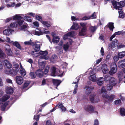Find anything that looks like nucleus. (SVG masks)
Here are the masks:
<instances>
[{
  "label": "nucleus",
  "mask_w": 125,
  "mask_h": 125,
  "mask_svg": "<svg viewBox=\"0 0 125 125\" xmlns=\"http://www.w3.org/2000/svg\"><path fill=\"white\" fill-rule=\"evenodd\" d=\"M22 21H18L15 22H12L10 25L6 26L5 27L8 28L3 31V34L5 35L9 36L14 32V30L12 29L14 28H18L22 25Z\"/></svg>",
  "instance_id": "f257e3e1"
},
{
  "label": "nucleus",
  "mask_w": 125,
  "mask_h": 125,
  "mask_svg": "<svg viewBox=\"0 0 125 125\" xmlns=\"http://www.w3.org/2000/svg\"><path fill=\"white\" fill-rule=\"evenodd\" d=\"M114 7L119 10L118 12L120 17L123 18L124 16L123 14V11H122V8L124 6L125 3L123 1H121L120 2L115 1H112V2Z\"/></svg>",
  "instance_id": "f03ea898"
},
{
  "label": "nucleus",
  "mask_w": 125,
  "mask_h": 125,
  "mask_svg": "<svg viewBox=\"0 0 125 125\" xmlns=\"http://www.w3.org/2000/svg\"><path fill=\"white\" fill-rule=\"evenodd\" d=\"M100 92L103 98L107 99L109 101H112L113 99L115 97V96L113 95L108 96L106 89L104 87H103L102 88Z\"/></svg>",
  "instance_id": "7ed1b4c3"
},
{
  "label": "nucleus",
  "mask_w": 125,
  "mask_h": 125,
  "mask_svg": "<svg viewBox=\"0 0 125 125\" xmlns=\"http://www.w3.org/2000/svg\"><path fill=\"white\" fill-rule=\"evenodd\" d=\"M23 19V17L20 16V14H17L12 17L7 18L5 20V22H8L13 19V20H16L15 21L13 22H15L18 21H22V25L24 22L23 20H22Z\"/></svg>",
  "instance_id": "20e7f679"
},
{
  "label": "nucleus",
  "mask_w": 125,
  "mask_h": 125,
  "mask_svg": "<svg viewBox=\"0 0 125 125\" xmlns=\"http://www.w3.org/2000/svg\"><path fill=\"white\" fill-rule=\"evenodd\" d=\"M51 75L52 76H57L61 77L62 76L63 73L62 72L61 74H60V71L57 68L54 66L51 68Z\"/></svg>",
  "instance_id": "39448f33"
},
{
  "label": "nucleus",
  "mask_w": 125,
  "mask_h": 125,
  "mask_svg": "<svg viewBox=\"0 0 125 125\" xmlns=\"http://www.w3.org/2000/svg\"><path fill=\"white\" fill-rule=\"evenodd\" d=\"M42 45L41 43L38 42H36L35 44L33 43V44L32 45L33 49L35 51H32L31 52V54L32 55L36 54L37 53H34L36 52H37L39 51L40 49V46Z\"/></svg>",
  "instance_id": "423d86ee"
},
{
  "label": "nucleus",
  "mask_w": 125,
  "mask_h": 125,
  "mask_svg": "<svg viewBox=\"0 0 125 125\" xmlns=\"http://www.w3.org/2000/svg\"><path fill=\"white\" fill-rule=\"evenodd\" d=\"M117 71V68L116 64L114 63H112L110 65V70L109 72L110 75H112L116 73Z\"/></svg>",
  "instance_id": "0eeeda50"
},
{
  "label": "nucleus",
  "mask_w": 125,
  "mask_h": 125,
  "mask_svg": "<svg viewBox=\"0 0 125 125\" xmlns=\"http://www.w3.org/2000/svg\"><path fill=\"white\" fill-rule=\"evenodd\" d=\"M48 53V52L46 51H41L39 52V53H38V55L37 56L39 55V54H40L41 55V58L47 60L49 58V57L48 56H45L47 55Z\"/></svg>",
  "instance_id": "6e6552de"
},
{
  "label": "nucleus",
  "mask_w": 125,
  "mask_h": 125,
  "mask_svg": "<svg viewBox=\"0 0 125 125\" xmlns=\"http://www.w3.org/2000/svg\"><path fill=\"white\" fill-rule=\"evenodd\" d=\"M89 98L90 101L92 103H96L99 101V99L94 94H91Z\"/></svg>",
  "instance_id": "1a4fd4ad"
},
{
  "label": "nucleus",
  "mask_w": 125,
  "mask_h": 125,
  "mask_svg": "<svg viewBox=\"0 0 125 125\" xmlns=\"http://www.w3.org/2000/svg\"><path fill=\"white\" fill-rule=\"evenodd\" d=\"M5 52L8 55L11 56L12 55L13 53L9 45H6L5 46Z\"/></svg>",
  "instance_id": "9d476101"
},
{
  "label": "nucleus",
  "mask_w": 125,
  "mask_h": 125,
  "mask_svg": "<svg viewBox=\"0 0 125 125\" xmlns=\"http://www.w3.org/2000/svg\"><path fill=\"white\" fill-rule=\"evenodd\" d=\"M84 89L85 90L86 94L88 95L92 91L94 90V88L92 86H86L85 87Z\"/></svg>",
  "instance_id": "9b49d317"
},
{
  "label": "nucleus",
  "mask_w": 125,
  "mask_h": 125,
  "mask_svg": "<svg viewBox=\"0 0 125 125\" xmlns=\"http://www.w3.org/2000/svg\"><path fill=\"white\" fill-rule=\"evenodd\" d=\"M102 70L104 74L107 73L109 71L108 66L106 64L104 63L102 65Z\"/></svg>",
  "instance_id": "f8f14e48"
},
{
  "label": "nucleus",
  "mask_w": 125,
  "mask_h": 125,
  "mask_svg": "<svg viewBox=\"0 0 125 125\" xmlns=\"http://www.w3.org/2000/svg\"><path fill=\"white\" fill-rule=\"evenodd\" d=\"M15 79L16 82L18 84L21 85L23 83L24 81L23 79L21 76H17Z\"/></svg>",
  "instance_id": "ddd939ff"
},
{
  "label": "nucleus",
  "mask_w": 125,
  "mask_h": 125,
  "mask_svg": "<svg viewBox=\"0 0 125 125\" xmlns=\"http://www.w3.org/2000/svg\"><path fill=\"white\" fill-rule=\"evenodd\" d=\"M118 66L120 68H122L125 66V59L121 60L118 62Z\"/></svg>",
  "instance_id": "4468645a"
},
{
  "label": "nucleus",
  "mask_w": 125,
  "mask_h": 125,
  "mask_svg": "<svg viewBox=\"0 0 125 125\" xmlns=\"http://www.w3.org/2000/svg\"><path fill=\"white\" fill-rule=\"evenodd\" d=\"M110 84L113 86H115L117 83V80L114 78L111 77L109 80Z\"/></svg>",
  "instance_id": "2eb2a0df"
},
{
  "label": "nucleus",
  "mask_w": 125,
  "mask_h": 125,
  "mask_svg": "<svg viewBox=\"0 0 125 125\" xmlns=\"http://www.w3.org/2000/svg\"><path fill=\"white\" fill-rule=\"evenodd\" d=\"M3 62H4L3 63L4 66L10 69L12 68V65L9 61L7 60H5Z\"/></svg>",
  "instance_id": "dca6fc26"
},
{
  "label": "nucleus",
  "mask_w": 125,
  "mask_h": 125,
  "mask_svg": "<svg viewBox=\"0 0 125 125\" xmlns=\"http://www.w3.org/2000/svg\"><path fill=\"white\" fill-rule=\"evenodd\" d=\"M85 110L89 113L93 112L94 110V108L92 105H89L86 106L85 108Z\"/></svg>",
  "instance_id": "f3484780"
},
{
  "label": "nucleus",
  "mask_w": 125,
  "mask_h": 125,
  "mask_svg": "<svg viewBox=\"0 0 125 125\" xmlns=\"http://www.w3.org/2000/svg\"><path fill=\"white\" fill-rule=\"evenodd\" d=\"M87 32V28H82L79 33V35L80 36H84L86 34Z\"/></svg>",
  "instance_id": "a211bd4d"
},
{
  "label": "nucleus",
  "mask_w": 125,
  "mask_h": 125,
  "mask_svg": "<svg viewBox=\"0 0 125 125\" xmlns=\"http://www.w3.org/2000/svg\"><path fill=\"white\" fill-rule=\"evenodd\" d=\"M13 69L14 71L13 73L14 75H15L18 72L19 70V65L17 64H15L13 67Z\"/></svg>",
  "instance_id": "6ab92c4d"
},
{
  "label": "nucleus",
  "mask_w": 125,
  "mask_h": 125,
  "mask_svg": "<svg viewBox=\"0 0 125 125\" xmlns=\"http://www.w3.org/2000/svg\"><path fill=\"white\" fill-rule=\"evenodd\" d=\"M6 92L8 94H11L13 92V88L11 87L7 86L6 88Z\"/></svg>",
  "instance_id": "aec40b11"
},
{
  "label": "nucleus",
  "mask_w": 125,
  "mask_h": 125,
  "mask_svg": "<svg viewBox=\"0 0 125 125\" xmlns=\"http://www.w3.org/2000/svg\"><path fill=\"white\" fill-rule=\"evenodd\" d=\"M118 42L117 40L115 39L112 42L111 44V48L112 50L113 49V48H115L118 44Z\"/></svg>",
  "instance_id": "412c9836"
},
{
  "label": "nucleus",
  "mask_w": 125,
  "mask_h": 125,
  "mask_svg": "<svg viewBox=\"0 0 125 125\" xmlns=\"http://www.w3.org/2000/svg\"><path fill=\"white\" fill-rule=\"evenodd\" d=\"M123 33L122 31H118L117 32H115L112 35L110 38V40L111 41L113 38L115 37L117 35H119L122 34Z\"/></svg>",
  "instance_id": "4be33fe9"
},
{
  "label": "nucleus",
  "mask_w": 125,
  "mask_h": 125,
  "mask_svg": "<svg viewBox=\"0 0 125 125\" xmlns=\"http://www.w3.org/2000/svg\"><path fill=\"white\" fill-rule=\"evenodd\" d=\"M36 75L39 77H42L43 74V73L42 70L39 69L36 71Z\"/></svg>",
  "instance_id": "5701e85b"
},
{
  "label": "nucleus",
  "mask_w": 125,
  "mask_h": 125,
  "mask_svg": "<svg viewBox=\"0 0 125 125\" xmlns=\"http://www.w3.org/2000/svg\"><path fill=\"white\" fill-rule=\"evenodd\" d=\"M76 79L77 80V82H73V83H74L75 84H76L75 86V88L74 90V91L73 92V94H75L77 92V89L78 87L77 84V83L79 81V78L77 77L76 78Z\"/></svg>",
  "instance_id": "b1692460"
},
{
  "label": "nucleus",
  "mask_w": 125,
  "mask_h": 125,
  "mask_svg": "<svg viewBox=\"0 0 125 125\" xmlns=\"http://www.w3.org/2000/svg\"><path fill=\"white\" fill-rule=\"evenodd\" d=\"M63 45V42L62 41H61L58 46L55 47L56 49L57 50H61L62 48Z\"/></svg>",
  "instance_id": "393cba45"
},
{
  "label": "nucleus",
  "mask_w": 125,
  "mask_h": 125,
  "mask_svg": "<svg viewBox=\"0 0 125 125\" xmlns=\"http://www.w3.org/2000/svg\"><path fill=\"white\" fill-rule=\"evenodd\" d=\"M53 82L54 85L56 87V88L57 89V87L60 84L61 81L59 80L53 79Z\"/></svg>",
  "instance_id": "a878e982"
},
{
  "label": "nucleus",
  "mask_w": 125,
  "mask_h": 125,
  "mask_svg": "<svg viewBox=\"0 0 125 125\" xmlns=\"http://www.w3.org/2000/svg\"><path fill=\"white\" fill-rule=\"evenodd\" d=\"M104 80L103 77H101L97 79V84L99 86H101L103 83Z\"/></svg>",
  "instance_id": "bb28decb"
},
{
  "label": "nucleus",
  "mask_w": 125,
  "mask_h": 125,
  "mask_svg": "<svg viewBox=\"0 0 125 125\" xmlns=\"http://www.w3.org/2000/svg\"><path fill=\"white\" fill-rule=\"evenodd\" d=\"M28 28V25L27 24L23 25L20 27L18 28V29L21 31H27Z\"/></svg>",
  "instance_id": "cd10ccee"
},
{
  "label": "nucleus",
  "mask_w": 125,
  "mask_h": 125,
  "mask_svg": "<svg viewBox=\"0 0 125 125\" xmlns=\"http://www.w3.org/2000/svg\"><path fill=\"white\" fill-rule=\"evenodd\" d=\"M79 26L78 24L76 22L73 23V25L71 27V29H74L75 30H77L79 28Z\"/></svg>",
  "instance_id": "c85d7f7f"
},
{
  "label": "nucleus",
  "mask_w": 125,
  "mask_h": 125,
  "mask_svg": "<svg viewBox=\"0 0 125 125\" xmlns=\"http://www.w3.org/2000/svg\"><path fill=\"white\" fill-rule=\"evenodd\" d=\"M20 15V16L21 15L23 16L24 19L27 21L30 22H32V20L31 19L29 16L26 15V14H21Z\"/></svg>",
  "instance_id": "c756f323"
},
{
  "label": "nucleus",
  "mask_w": 125,
  "mask_h": 125,
  "mask_svg": "<svg viewBox=\"0 0 125 125\" xmlns=\"http://www.w3.org/2000/svg\"><path fill=\"white\" fill-rule=\"evenodd\" d=\"M39 68L40 70H42L44 68L45 65V63L43 62H39Z\"/></svg>",
  "instance_id": "7c9ffc66"
},
{
  "label": "nucleus",
  "mask_w": 125,
  "mask_h": 125,
  "mask_svg": "<svg viewBox=\"0 0 125 125\" xmlns=\"http://www.w3.org/2000/svg\"><path fill=\"white\" fill-rule=\"evenodd\" d=\"M57 57L55 55H54L51 57L50 59V61L52 62H54L57 60Z\"/></svg>",
  "instance_id": "2f4dec72"
},
{
  "label": "nucleus",
  "mask_w": 125,
  "mask_h": 125,
  "mask_svg": "<svg viewBox=\"0 0 125 125\" xmlns=\"http://www.w3.org/2000/svg\"><path fill=\"white\" fill-rule=\"evenodd\" d=\"M59 37L58 36H54L52 40V42L54 43H57L59 42Z\"/></svg>",
  "instance_id": "473e14b6"
},
{
  "label": "nucleus",
  "mask_w": 125,
  "mask_h": 125,
  "mask_svg": "<svg viewBox=\"0 0 125 125\" xmlns=\"http://www.w3.org/2000/svg\"><path fill=\"white\" fill-rule=\"evenodd\" d=\"M118 76L119 78V82L120 83L123 78V73L122 71H120L118 73Z\"/></svg>",
  "instance_id": "72a5a7b5"
},
{
  "label": "nucleus",
  "mask_w": 125,
  "mask_h": 125,
  "mask_svg": "<svg viewBox=\"0 0 125 125\" xmlns=\"http://www.w3.org/2000/svg\"><path fill=\"white\" fill-rule=\"evenodd\" d=\"M118 55L120 58H122L125 56V51L119 52Z\"/></svg>",
  "instance_id": "f704fd0d"
},
{
  "label": "nucleus",
  "mask_w": 125,
  "mask_h": 125,
  "mask_svg": "<svg viewBox=\"0 0 125 125\" xmlns=\"http://www.w3.org/2000/svg\"><path fill=\"white\" fill-rule=\"evenodd\" d=\"M10 97L9 95L6 94L2 96L1 100L2 102H4L8 99Z\"/></svg>",
  "instance_id": "c9c22d12"
},
{
  "label": "nucleus",
  "mask_w": 125,
  "mask_h": 125,
  "mask_svg": "<svg viewBox=\"0 0 125 125\" xmlns=\"http://www.w3.org/2000/svg\"><path fill=\"white\" fill-rule=\"evenodd\" d=\"M90 80L93 82H94L96 80V77L95 74L91 75L89 77Z\"/></svg>",
  "instance_id": "e433bc0d"
},
{
  "label": "nucleus",
  "mask_w": 125,
  "mask_h": 125,
  "mask_svg": "<svg viewBox=\"0 0 125 125\" xmlns=\"http://www.w3.org/2000/svg\"><path fill=\"white\" fill-rule=\"evenodd\" d=\"M70 47L69 43H68L64 44L63 45V47L65 51H67Z\"/></svg>",
  "instance_id": "4c0bfd02"
},
{
  "label": "nucleus",
  "mask_w": 125,
  "mask_h": 125,
  "mask_svg": "<svg viewBox=\"0 0 125 125\" xmlns=\"http://www.w3.org/2000/svg\"><path fill=\"white\" fill-rule=\"evenodd\" d=\"M13 45L15 46L19 49H21V47L17 42L15 41L13 42Z\"/></svg>",
  "instance_id": "58836bf2"
},
{
  "label": "nucleus",
  "mask_w": 125,
  "mask_h": 125,
  "mask_svg": "<svg viewBox=\"0 0 125 125\" xmlns=\"http://www.w3.org/2000/svg\"><path fill=\"white\" fill-rule=\"evenodd\" d=\"M6 57L5 54L4 53L3 51L0 49V58L4 59Z\"/></svg>",
  "instance_id": "ea45409f"
},
{
  "label": "nucleus",
  "mask_w": 125,
  "mask_h": 125,
  "mask_svg": "<svg viewBox=\"0 0 125 125\" xmlns=\"http://www.w3.org/2000/svg\"><path fill=\"white\" fill-rule=\"evenodd\" d=\"M44 26L48 27L51 26V25L47 21L42 20L41 22Z\"/></svg>",
  "instance_id": "a19ab883"
},
{
  "label": "nucleus",
  "mask_w": 125,
  "mask_h": 125,
  "mask_svg": "<svg viewBox=\"0 0 125 125\" xmlns=\"http://www.w3.org/2000/svg\"><path fill=\"white\" fill-rule=\"evenodd\" d=\"M34 33L35 35H40L43 34V32L41 30H39L38 31H35Z\"/></svg>",
  "instance_id": "79ce46f5"
},
{
  "label": "nucleus",
  "mask_w": 125,
  "mask_h": 125,
  "mask_svg": "<svg viewBox=\"0 0 125 125\" xmlns=\"http://www.w3.org/2000/svg\"><path fill=\"white\" fill-rule=\"evenodd\" d=\"M8 102H6L2 104L1 106V110L2 111H4L5 110V107L8 105Z\"/></svg>",
  "instance_id": "37998d69"
},
{
  "label": "nucleus",
  "mask_w": 125,
  "mask_h": 125,
  "mask_svg": "<svg viewBox=\"0 0 125 125\" xmlns=\"http://www.w3.org/2000/svg\"><path fill=\"white\" fill-rule=\"evenodd\" d=\"M15 5V3L14 2L10 3L7 4L6 6L7 8L13 7H14Z\"/></svg>",
  "instance_id": "c03bdc74"
},
{
  "label": "nucleus",
  "mask_w": 125,
  "mask_h": 125,
  "mask_svg": "<svg viewBox=\"0 0 125 125\" xmlns=\"http://www.w3.org/2000/svg\"><path fill=\"white\" fill-rule=\"evenodd\" d=\"M24 43L26 45H31L33 44V42H32L31 40L30 39L29 41L25 42Z\"/></svg>",
  "instance_id": "a18cd8bd"
},
{
  "label": "nucleus",
  "mask_w": 125,
  "mask_h": 125,
  "mask_svg": "<svg viewBox=\"0 0 125 125\" xmlns=\"http://www.w3.org/2000/svg\"><path fill=\"white\" fill-rule=\"evenodd\" d=\"M114 23L112 22H109L108 23V26L111 30H112L114 28L113 25Z\"/></svg>",
  "instance_id": "49530a36"
},
{
  "label": "nucleus",
  "mask_w": 125,
  "mask_h": 125,
  "mask_svg": "<svg viewBox=\"0 0 125 125\" xmlns=\"http://www.w3.org/2000/svg\"><path fill=\"white\" fill-rule=\"evenodd\" d=\"M120 114L122 116H125V111L124 109L123 108H122L120 109Z\"/></svg>",
  "instance_id": "de8ad7c7"
},
{
  "label": "nucleus",
  "mask_w": 125,
  "mask_h": 125,
  "mask_svg": "<svg viewBox=\"0 0 125 125\" xmlns=\"http://www.w3.org/2000/svg\"><path fill=\"white\" fill-rule=\"evenodd\" d=\"M20 73L21 75L24 76L26 75V72L24 69L23 70H20Z\"/></svg>",
  "instance_id": "09e8293b"
},
{
  "label": "nucleus",
  "mask_w": 125,
  "mask_h": 125,
  "mask_svg": "<svg viewBox=\"0 0 125 125\" xmlns=\"http://www.w3.org/2000/svg\"><path fill=\"white\" fill-rule=\"evenodd\" d=\"M68 33L70 36L72 37L76 35L77 34V33L76 32L74 31L69 32Z\"/></svg>",
  "instance_id": "8fccbe9b"
},
{
  "label": "nucleus",
  "mask_w": 125,
  "mask_h": 125,
  "mask_svg": "<svg viewBox=\"0 0 125 125\" xmlns=\"http://www.w3.org/2000/svg\"><path fill=\"white\" fill-rule=\"evenodd\" d=\"M36 19L40 21L41 22L43 20L42 17L39 15H36L35 16Z\"/></svg>",
  "instance_id": "3c124183"
},
{
  "label": "nucleus",
  "mask_w": 125,
  "mask_h": 125,
  "mask_svg": "<svg viewBox=\"0 0 125 125\" xmlns=\"http://www.w3.org/2000/svg\"><path fill=\"white\" fill-rule=\"evenodd\" d=\"M30 82V81H27L25 82L24 86L23 87V88H24L27 87L29 84Z\"/></svg>",
  "instance_id": "603ef678"
},
{
  "label": "nucleus",
  "mask_w": 125,
  "mask_h": 125,
  "mask_svg": "<svg viewBox=\"0 0 125 125\" xmlns=\"http://www.w3.org/2000/svg\"><path fill=\"white\" fill-rule=\"evenodd\" d=\"M48 80L47 79H44L42 81V83L41 85H44L47 84V83Z\"/></svg>",
  "instance_id": "864d4df0"
},
{
  "label": "nucleus",
  "mask_w": 125,
  "mask_h": 125,
  "mask_svg": "<svg viewBox=\"0 0 125 125\" xmlns=\"http://www.w3.org/2000/svg\"><path fill=\"white\" fill-rule=\"evenodd\" d=\"M30 77L32 79H33L35 78L36 75L33 72H31L30 73Z\"/></svg>",
  "instance_id": "5fc2aeb1"
},
{
  "label": "nucleus",
  "mask_w": 125,
  "mask_h": 125,
  "mask_svg": "<svg viewBox=\"0 0 125 125\" xmlns=\"http://www.w3.org/2000/svg\"><path fill=\"white\" fill-rule=\"evenodd\" d=\"M12 71V70H10V71H9V70H5V72L6 74H11L14 75L13 72H11V71Z\"/></svg>",
  "instance_id": "6e6d98bb"
},
{
  "label": "nucleus",
  "mask_w": 125,
  "mask_h": 125,
  "mask_svg": "<svg viewBox=\"0 0 125 125\" xmlns=\"http://www.w3.org/2000/svg\"><path fill=\"white\" fill-rule=\"evenodd\" d=\"M96 15L95 12H94L91 16H89L90 19L95 18H96Z\"/></svg>",
  "instance_id": "4d7b16f0"
},
{
  "label": "nucleus",
  "mask_w": 125,
  "mask_h": 125,
  "mask_svg": "<svg viewBox=\"0 0 125 125\" xmlns=\"http://www.w3.org/2000/svg\"><path fill=\"white\" fill-rule=\"evenodd\" d=\"M111 84H110L107 85V89L108 90H110L112 89L113 88V87L112 86Z\"/></svg>",
  "instance_id": "13d9d810"
},
{
  "label": "nucleus",
  "mask_w": 125,
  "mask_h": 125,
  "mask_svg": "<svg viewBox=\"0 0 125 125\" xmlns=\"http://www.w3.org/2000/svg\"><path fill=\"white\" fill-rule=\"evenodd\" d=\"M49 68V66H48L46 67L44 70V73L45 74H46L48 72Z\"/></svg>",
  "instance_id": "bf43d9fd"
},
{
  "label": "nucleus",
  "mask_w": 125,
  "mask_h": 125,
  "mask_svg": "<svg viewBox=\"0 0 125 125\" xmlns=\"http://www.w3.org/2000/svg\"><path fill=\"white\" fill-rule=\"evenodd\" d=\"M97 29V28L96 26H91L90 27V29L93 32H94Z\"/></svg>",
  "instance_id": "052dcab7"
},
{
  "label": "nucleus",
  "mask_w": 125,
  "mask_h": 125,
  "mask_svg": "<svg viewBox=\"0 0 125 125\" xmlns=\"http://www.w3.org/2000/svg\"><path fill=\"white\" fill-rule=\"evenodd\" d=\"M42 31L43 32V34L44 33L49 34L50 33V32L47 29H44L43 30H42Z\"/></svg>",
  "instance_id": "680f3d73"
},
{
  "label": "nucleus",
  "mask_w": 125,
  "mask_h": 125,
  "mask_svg": "<svg viewBox=\"0 0 125 125\" xmlns=\"http://www.w3.org/2000/svg\"><path fill=\"white\" fill-rule=\"evenodd\" d=\"M81 26L82 27V28H86V23H81L80 24Z\"/></svg>",
  "instance_id": "e2e57ef3"
},
{
  "label": "nucleus",
  "mask_w": 125,
  "mask_h": 125,
  "mask_svg": "<svg viewBox=\"0 0 125 125\" xmlns=\"http://www.w3.org/2000/svg\"><path fill=\"white\" fill-rule=\"evenodd\" d=\"M119 56L116 55L114 57L113 59L115 61L117 62L119 60Z\"/></svg>",
  "instance_id": "0e129e2a"
},
{
  "label": "nucleus",
  "mask_w": 125,
  "mask_h": 125,
  "mask_svg": "<svg viewBox=\"0 0 125 125\" xmlns=\"http://www.w3.org/2000/svg\"><path fill=\"white\" fill-rule=\"evenodd\" d=\"M104 80L106 81H107L109 80V75H106L104 77Z\"/></svg>",
  "instance_id": "69168bd1"
},
{
  "label": "nucleus",
  "mask_w": 125,
  "mask_h": 125,
  "mask_svg": "<svg viewBox=\"0 0 125 125\" xmlns=\"http://www.w3.org/2000/svg\"><path fill=\"white\" fill-rule=\"evenodd\" d=\"M26 15L31 16L33 17H34L36 16L35 13L32 12L28 13L26 14Z\"/></svg>",
  "instance_id": "338daca9"
},
{
  "label": "nucleus",
  "mask_w": 125,
  "mask_h": 125,
  "mask_svg": "<svg viewBox=\"0 0 125 125\" xmlns=\"http://www.w3.org/2000/svg\"><path fill=\"white\" fill-rule=\"evenodd\" d=\"M6 41L7 42L9 43H11L13 42V41L8 37H6Z\"/></svg>",
  "instance_id": "774afa93"
}]
</instances>
